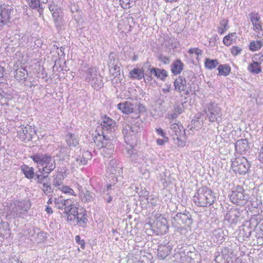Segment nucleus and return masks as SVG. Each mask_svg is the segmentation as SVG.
Listing matches in <instances>:
<instances>
[{
	"instance_id": "obj_16",
	"label": "nucleus",
	"mask_w": 263,
	"mask_h": 263,
	"mask_svg": "<svg viewBox=\"0 0 263 263\" xmlns=\"http://www.w3.org/2000/svg\"><path fill=\"white\" fill-rule=\"evenodd\" d=\"M227 234L228 232L224 231L222 229H215L213 231L211 239L214 242L220 244L224 241Z\"/></svg>"
},
{
	"instance_id": "obj_18",
	"label": "nucleus",
	"mask_w": 263,
	"mask_h": 263,
	"mask_svg": "<svg viewBox=\"0 0 263 263\" xmlns=\"http://www.w3.org/2000/svg\"><path fill=\"white\" fill-rule=\"evenodd\" d=\"M235 150L238 153L243 154L249 149V143L247 139H240L235 143Z\"/></svg>"
},
{
	"instance_id": "obj_43",
	"label": "nucleus",
	"mask_w": 263,
	"mask_h": 263,
	"mask_svg": "<svg viewBox=\"0 0 263 263\" xmlns=\"http://www.w3.org/2000/svg\"><path fill=\"white\" fill-rule=\"evenodd\" d=\"M236 38L237 35L236 32L231 33L224 37L223 42L226 46H229L232 44V42Z\"/></svg>"
},
{
	"instance_id": "obj_5",
	"label": "nucleus",
	"mask_w": 263,
	"mask_h": 263,
	"mask_svg": "<svg viewBox=\"0 0 263 263\" xmlns=\"http://www.w3.org/2000/svg\"><path fill=\"white\" fill-rule=\"evenodd\" d=\"M31 206L30 201L28 200H16L10 204L8 208L9 215L14 218L24 217Z\"/></svg>"
},
{
	"instance_id": "obj_46",
	"label": "nucleus",
	"mask_w": 263,
	"mask_h": 263,
	"mask_svg": "<svg viewBox=\"0 0 263 263\" xmlns=\"http://www.w3.org/2000/svg\"><path fill=\"white\" fill-rule=\"evenodd\" d=\"M120 66L121 63H119V64L115 65L114 67L109 68L110 73L115 78L120 74Z\"/></svg>"
},
{
	"instance_id": "obj_36",
	"label": "nucleus",
	"mask_w": 263,
	"mask_h": 263,
	"mask_svg": "<svg viewBox=\"0 0 263 263\" xmlns=\"http://www.w3.org/2000/svg\"><path fill=\"white\" fill-rule=\"evenodd\" d=\"M66 142L69 147H75L78 144V140L74 135L69 133L66 136Z\"/></svg>"
},
{
	"instance_id": "obj_63",
	"label": "nucleus",
	"mask_w": 263,
	"mask_h": 263,
	"mask_svg": "<svg viewBox=\"0 0 263 263\" xmlns=\"http://www.w3.org/2000/svg\"><path fill=\"white\" fill-rule=\"evenodd\" d=\"M179 115L176 113L174 111L172 113H168L167 115V118L171 121H174V120L178 117Z\"/></svg>"
},
{
	"instance_id": "obj_20",
	"label": "nucleus",
	"mask_w": 263,
	"mask_h": 263,
	"mask_svg": "<svg viewBox=\"0 0 263 263\" xmlns=\"http://www.w3.org/2000/svg\"><path fill=\"white\" fill-rule=\"evenodd\" d=\"M176 219L177 220H180L181 222L183 224L190 226L192 224L193 220L192 219L191 215L189 212H186L184 213H178L176 215Z\"/></svg>"
},
{
	"instance_id": "obj_17",
	"label": "nucleus",
	"mask_w": 263,
	"mask_h": 263,
	"mask_svg": "<svg viewBox=\"0 0 263 263\" xmlns=\"http://www.w3.org/2000/svg\"><path fill=\"white\" fill-rule=\"evenodd\" d=\"M102 126V128L103 130L102 131V134L103 135V132L105 134V130H112L115 129L116 123L114 121H113L111 118L109 117L105 116L103 120L101 122V124Z\"/></svg>"
},
{
	"instance_id": "obj_13",
	"label": "nucleus",
	"mask_w": 263,
	"mask_h": 263,
	"mask_svg": "<svg viewBox=\"0 0 263 263\" xmlns=\"http://www.w3.org/2000/svg\"><path fill=\"white\" fill-rule=\"evenodd\" d=\"M18 138L25 142L30 141L33 136L35 134V130L34 127L30 125H22L17 129Z\"/></svg>"
},
{
	"instance_id": "obj_33",
	"label": "nucleus",
	"mask_w": 263,
	"mask_h": 263,
	"mask_svg": "<svg viewBox=\"0 0 263 263\" xmlns=\"http://www.w3.org/2000/svg\"><path fill=\"white\" fill-rule=\"evenodd\" d=\"M22 171L26 178L29 179H34L35 173H34V168L32 167L25 165L22 167Z\"/></svg>"
},
{
	"instance_id": "obj_50",
	"label": "nucleus",
	"mask_w": 263,
	"mask_h": 263,
	"mask_svg": "<svg viewBox=\"0 0 263 263\" xmlns=\"http://www.w3.org/2000/svg\"><path fill=\"white\" fill-rule=\"evenodd\" d=\"M130 3V0H120V4L124 9H128L132 7L133 5Z\"/></svg>"
},
{
	"instance_id": "obj_35",
	"label": "nucleus",
	"mask_w": 263,
	"mask_h": 263,
	"mask_svg": "<svg viewBox=\"0 0 263 263\" xmlns=\"http://www.w3.org/2000/svg\"><path fill=\"white\" fill-rule=\"evenodd\" d=\"M248 69L250 72L255 74H258L261 71L260 64L254 61L248 66Z\"/></svg>"
},
{
	"instance_id": "obj_4",
	"label": "nucleus",
	"mask_w": 263,
	"mask_h": 263,
	"mask_svg": "<svg viewBox=\"0 0 263 263\" xmlns=\"http://www.w3.org/2000/svg\"><path fill=\"white\" fill-rule=\"evenodd\" d=\"M193 77L194 73L192 71H185L181 76L175 80L174 85L175 89L179 92L183 91L184 94L188 95L191 90V82Z\"/></svg>"
},
{
	"instance_id": "obj_44",
	"label": "nucleus",
	"mask_w": 263,
	"mask_h": 263,
	"mask_svg": "<svg viewBox=\"0 0 263 263\" xmlns=\"http://www.w3.org/2000/svg\"><path fill=\"white\" fill-rule=\"evenodd\" d=\"M228 20L222 19L220 22V24L218 27V31L220 34H223L228 29Z\"/></svg>"
},
{
	"instance_id": "obj_55",
	"label": "nucleus",
	"mask_w": 263,
	"mask_h": 263,
	"mask_svg": "<svg viewBox=\"0 0 263 263\" xmlns=\"http://www.w3.org/2000/svg\"><path fill=\"white\" fill-rule=\"evenodd\" d=\"M172 223L174 227L177 229L180 228L183 225L182 223L181 222L180 220H177V219H176V216L172 218Z\"/></svg>"
},
{
	"instance_id": "obj_8",
	"label": "nucleus",
	"mask_w": 263,
	"mask_h": 263,
	"mask_svg": "<svg viewBox=\"0 0 263 263\" xmlns=\"http://www.w3.org/2000/svg\"><path fill=\"white\" fill-rule=\"evenodd\" d=\"M86 81L96 90L101 88L103 85V78L100 74H97L96 68H90L86 71Z\"/></svg>"
},
{
	"instance_id": "obj_64",
	"label": "nucleus",
	"mask_w": 263,
	"mask_h": 263,
	"mask_svg": "<svg viewBox=\"0 0 263 263\" xmlns=\"http://www.w3.org/2000/svg\"><path fill=\"white\" fill-rule=\"evenodd\" d=\"M168 138L167 137L163 138V139H158L156 142L158 145H163L165 142H168Z\"/></svg>"
},
{
	"instance_id": "obj_23",
	"label": "nucleus",
	"mask_w": 263,
	"mask_h": 263,
	"mask_svg": "<svg viewBox=\"0 0 263 263\" xmlns=\"http://www.w3.org/2000/svg\"><path fill=\"white\" fill-rule=\"evenodd\" d=\"M145 66H144L142 69L134 68L129 72V77L132 79L141 80L144 79V71Z\"/></svg>"
},
{
	"instance_id": "obj_7",
	"label": "nucleus",
	"mask_w": 263,
	"mask_h": 263,
	"mask_svg": "<svg viewBox=\"0 0 263 263\" xmlns=\"http://www.w3.org/2000/svg\"><path fill=\"white\" fill-rule=\"evenodd\" d=\"M204 111L210 122H216L218 124L221 122L222 112L217 104L212 103L206 104Z\"/></svg>"
},
{
	"instance_id": "obj_21",
	"label": "nucleus",
	"mask_w": 263,
	"mask_h": 263,
	"mask_svg": "<svg viewBox=\"0 0 263 263\" xmlns=\"http://www.w3.org/2000/svg\"><path fill=\"white\" fill-rule=\"evenodd\" d=\"M172 249V248L170 245H159L157 253L158 258L161 259H165L170 254Z\"/></svg>"
},
{
	"instance_id": "obj_25",
	"label": "nucleus",
	"mask_w": 263,
	"mask_h": 263,
	"mask_svg": "<svg viewBox=\"0 0 263 263\" xmlns=\"http://www.w3.org/2000/svg\"><path fill=\"white\" fill-rule=\"evenodd\" d=\"M107 170H109L110 173L114 175L115 176H112L116 178V176L118 174L119 175L121 168L120 166H118L117 165V160L115 159H112L109 161V164L107 166ZM117 181V179L115 180Z\"/></svg>"
},
{
	"instance_id": "obj_30",
	"label": "nucleus",
	"mask_w": 263,
	"mask_h": 263,
	"mask_svg": "<svg viewBox=\"0 0 263 263\" xmlns=\"http://www.w3.org/2000/svg\"><path fill=\"white\" fill-rule=\"evenodd\" d=\"M118 108L125 114H129L133 111V105L129 102L120 103L118 104Z\"/></svg>"
},
{
	"instance_id": "obj_58",
	"label": "nucleus",
	"mask_w": 263,
	"mask_h": 263,
	"mask_svg": "<svg viewBox=\"0 0 263 263\" xmlns=\"http://www.w3.org/2000/svg\"><path fill=\"white\" fill-rule=\"evenodd\" d=\"M158 60L162 63L167 64L170 63V58L162 54H160L158 57Z\"/></svg>"
},
{
	"instance_id": "obj_45",
	"label": "nucleus",
	"mask_w": 263,
	"mask_h": 263,
	"mask_svg": "<svg viewBox=\"0 0 263 263\" xmlns=\"http://www.w3.org/2000/svg\"><path fill=\"white\" fill-rule=\"evenodd\" d=\"M87 163V161L81 156H79V157L77 158L75 161L73 162L72 165L73 167H81Z\"/></svg>"
},
{
	"instance_id": "obj_54",
	"label": "nucleus",
	"mask_w": 263,
	"mask_h": 263,
	"mask_svg": "<svg viewBox=\"0 0 263 263\" xmlns=\"http://www.w3.org/2000/svg\"><path fill=\"white\" fill-rule=\"evenodd\" d=\"M46 234L44 232H38L36 237V241L38 242H43L46 240Z\"/></svg>"
},
{
	"instance_id": "obj_10",
	"label": "nucleus",
	"mask_w": 263,
	"mask_h": 263,
	"mask_svg": "<svg viewBox=\"0 0 263 263\" xmlns=\"http://www.w3.org/2000/svg\"><path fill=\"white\" fill-rule=\"evenodd\" d=\"M233 256V250L229 247H224L218 250L215 261L217 263H229Z\"/></svg>"
},
{
	"instance_id": "obj_6",
	"label": "nucleus",
	"mask_w": 263,
	"mask_h": 263,
	"mask_svg": "<svg viewBox=\"0 0 263 263\" xmlns=\"http://www.w3.org/2000/svg\"><path fill=\"white\" fill-rule=\"evenodd\" d=\"M249 198V195L240 185L237 186L235 190L233 191L230 195V199L231 201L239 205L245 204Z\"/></svg>"
},
{
	"instance_id": "obj_29",
	"label": "nucleus",
	"mask_w": 263,
	"mask_h": 263,
	"mask_svg": "<svg viewBox=\"0 0 263 263\" xmlns=\"http://www.w3.org/2000/svg\"><path fill=\"white\" fill-rule=\"evenodd\" d=\"M118 191V187L115 185V183L114 182V184H107L106 189H104L103 191V194L106 196H115L117 194Z\"/></svg>"
},
{
	"instance_id": "obj_51",
	"label": "nucleus",
	"mask_w": 263,
	"mask_h": 263,
	"mask_svg": "<svg viewBox=\"0 0 263 263\" xmlns=\"http://www.w3.org/2000/svg\"><path fill=\"white\" fill-rule=\"evenodd\" d=\"M148 65H149L148 64H145L144 66H146V68H145V71H144V80L146 81L145 78L148 80L151 81L153 79L152 75L153 74V73L150 72V70H148Z\"/></svg>"
},
{
	"instance_id": "obj_61",
	"label": "nucleus",
	"mask_w": 263,
	"mask_h": 263,
	"mask_svg": "<svg viewBox=\"0 0 263 263\" xmlns=\"http://www.w3.org/2000/svg\"><path fill=\"white\" fill-rule=\"evenodd\" d=\"M81 156L83 159H85L86 161H88V160L91 159L92 155L90 152L86 151L83 152Z\"/></svg>"
},
{
	"instance_id": "obj_53",
	"label": "nucleus",
	"mask_w": 263,
	"mask_h": 263,
	"mask_svg": "<svg viewBox=\"0 0 263 263\" xmlns=\"http://www.w3.org/2000/svg\"><path fill=\"white\" fill-rule=\"evenodd\" d=\"M134 263H152L149 257L145 255L140 256L139 260L135 261Z\"/></svg>"
},
{
	"instance_id": "obj_27",
	"label": "nucleus",
	"mask_w": 263,
	"mask_h": 263,
	"mask_svg": "<svg viewBox=\"0 0 263 263\" xmlns=\"http://www.w3.org/2000/svg\"><path fill=\"white\" fill-rule=\"evenodd\" d=\"M166 223V219L163 217L159 218L155 221L156 226L161 233H165L168 231V228Z\"/></svg>"
},
{
	"instance_id": "obj_42",
	"label": "nucleus",
	"mask_w": 263,
	"mask_h": 263,
	"mask_svg": "<svg viewBox=\"0 0 263 263\" xmlns=\"http://www.w3.org/2000/svg\"><path fill=\"white\" fill-rule=\"evenodd\" d=\"M218 64V61L217 60H211L209 58L206 59L204 62L205 68L211 70L215 68Z\"/></svg>"
},
{
	"instance_id": "obj_48",
	"label": "nucleus",
	"mask_w": 263,
	"mask_h": 263,
	"mask_svg": "<svg viewBox=\"0 0 263 263\" xmlns=\"http://www.w3.org/2000/svg\"><path fill=\"white\" fill-rule=\"evenodd\" d=\"M115 54L114 53H110L108 56V67H114L115 65L119 64V61L118 59L115 58Z\"/></svg>"
},
{
	"instance_id": "obj_26",
	"label": "nucleus",
	"mask_w": 263,
	"mask_h": 263,
	"mask_svg": "<svg viewBox=\"0 0 263 263\" xmlns=\"http://www.w3.org/2000/svg\"><path fill=\"white\" fill-rule=\"evenodd\" d=\"M251 22L253 26L254 30L256 31L262 30L261 24L259 23L260 17L257 13L252 12L249 14Z\"/></svg>"
},
{
	"instance_id": "obj_11",
	"label": "nucleus",
	"mask_w": 263,
	"mask_h": 263,
	"mask_svg": "<svg viewBox=\"0 0 263 263\" xmlns=\"http://www.w3.org/2000/svg\"><path fill=\"white\" fill-rule=\"evenodd\" d=\"M12 7L8 5L0 3V29L10 22Z\"/></svg>"
},
{
	"instance_id": "obj_47",
	"label": "nucleus",
	"mask_w": 263,
	"mask_h": 263,
	"mask_svg": "<svg viewBox=\"0 0 263 263\" xmlns=\"http://www.w3.org/2000/svg\"><path fill=\"white\" fill-rule=\"evenodd\" d=\"M262 43L261 41H253L250 43V49L251 51H256L261 48L262 46Z\"/></svg>"
},
{
	"instance_id": "obj_12",
	"label": "nucleus",
	"mask_w": 263,
	"mask_h": 263,
	"mask_svg": "<svg viewBox=\"0 0 263 263\" xmlns=\"http://www.w3.org/2000/svg\"><path fill=\"white\" fill-rule=\"evenodd\" d=\"M139 128L135 125H126L123 129L125 141L127 144L133 145L136 141V135L138 133Z\"/></svg>"
},
{
	"instance_id": "obj_37",
	"label": "nucleus",
	"mask_w": 263,
	"mask_h": 263,
	"mask_svg": "<svg viewBox=\"0 0 263 263\" xmlns=\"http://www.w3.org/2000/svg\"><path fill=\"white\" fill-rule=\"evenodd\" d=\"M80 196L82 201L85 202H91L95 198V194L87 190L81 194Z\"/></svg>"
},
{
	"instance_id": "obj_62",
	"label": "nucleus",
	"mask_w": 263,
	"mask_h": 263,
	"mask_svg": "<svg viewBox=\"0 0 263 263\" xmlns=\"http://www.w3.org/2000/svg\"><path fill=\"white\" fill-rule=\"evenodd\" d=\"M189 53L193 54L195 53L196 55H199L202 54V50L199 48H190L189 50Z\"/></svg>"
},
{
	"instance_id": "obj_2",
	"label": "nucleus",
	"mask_w": 263,
	"mask_h": 263,
	"mask_svg": "<svg viewBox=\"0 0 263 263\" xmlns=\"http://www.w3.org/2000/svg\"><path fill=\"white\" fill-rule=\"evenodd\" d=\"M30 158L34 163L41 165L42 168L40 169L46 173L50 174L55 168V159L50 155L36 153L31 155Z\"/></svg>"
},
{
	"instance_id": "obj_60",
	"label": "nucleus",
	"mask_w": 263,
	"mask_h": 263,
	"mask_svg": "<svg viewBox=\"0 0 263 263\" xmlns=\"http://www.w3.org/2000/svg\"><path fill=\"white\" fill-rule=\"evenodd\" d=\"M65 217H67V220L68 222H71L72 223L77 222V215H69V214H64Z\"/></svg>"
},
{
	"instance_id": "obj_31",
	"label": "nucleus",
	"mask_w": 263,
	"mask_h": 263,
	"mask_svg": "<svg viewBox=\"0 0 263 263\" xmlns=\"http://www.w3.org/2000/svg\"><path fill=\"white\" fill-rule=\"evenodd\" d=\"M70 199H55L54 203L55 206L59 209L64 210L67 208V206H69L71 205Z\"/></svg>"
},
{
	"instance_id": "obj_15",
	"label": "nucleus",
	"mask_w": 263,
	"mask_h": 263,
	"mask_svg": "<svg viewBox=\"0 0 263 263\" xmlns=\"http://www.w3.org/2000/svg\"><path fill=\"white\" fill-rule=\"evenodd\" d=\"M170 129L171 130V134L174 139L177 140H180V137L185 134L184 129L183 127L181 124L176 123L174 121H170Z\"/></svg>"
},
{
	"instance_id": "obj_9",
	"label": "nucleus",
	"mask_w": 263,
	"mask_h": 263,
	"mask_svg": "<svg viewBox=\"0 0 263 263\" xmlns=\"http://www.w3.org/2000/svg\"><path fill=\"white\" fill-rule=\"evenodd\" d=\"M231 166L236 173H238L239 174H245L247 173L250 165L246 158L238 157L235 158L232 162Z\"/></svg>"
},
{
	"instance_id": "obj_57",
	"label": "nucleus",
	"mask_w": 263,
	"mask_h": 263,
	"mask_svg": "<svg viewBox=\"0 0 263 263\" xmlns=\"http://www.w3.org/2000/svg\"><path fill=\"white\" fill-rule=\"evenodd\" d=\"M242 51V48L238 46H233L231 48V52L234 55H237L240 54Z\"/></svg>"
},
{
	"instance_id": "obj_22",
	"label": "nucleus",
	"mask_w": 263,
	"mask_h": 263,
	"mask_svg": "<svg viewBox=\"0 0 263 263\" xmlns=\"http://www.w3.org/2000/svg\"><path fill=\"white\" fill-rule=\"evenodd\" d=\"M148 70H150L151 73H153V75L161 80L164 81L167 76V73L164 69H160L154 68L151 65H148Z\"/></svg>"
},
{
	"instance_id": "obj_39",
	"label": "nucleus",
	"mask_w": 263,
	"mask_h": 263,
	"mask_svg": "<svg viewBox=\"0 0 263 263\" xmlns=\"http://www.w3.org/2000/svg\"><path fill=\"white\" fill-rule=\"evenodd\" d=\"M11 99V96L0 88V103L2 104H8V101Z\"/></svg>"
},
{
	"instance_id": "obj_3",
	"label": "nucleus",
	"mask_w": 263,
	"mask_h": 263,
	"mask_svg": "<svg viewBox=\"0 0 263 263\" xmlns=\"http://www.w3.org/2000/svg\"><path fill=\"white\" fill-rule=\"evenodd\" d=\"M96 146L101 149V153L104 158H109L114 154V146L111 140L103 132V135L99 134L94 138Z\"/></svg>"
},
{
	"instance_id": "obj_41",
	"label": "nucleus",
	"mask_w": 263,
	"mask_h": 263,
	"mask_svg": "<svg viewBox=\"0 0 263 263\" xmlns=\"http://www.w3.org/2000/svg\"><path fill=\"white\" fill-rule=\"evenodd\" d=\"M25 1L27 2L29 6L33 9L39 8V9L42 10L44 8L41 4V3H43L42 2V0H25Z\"/></svg>"
},
{
	"instance_id": "obj_38",
	"label": "nucleus",
	"mask_w": 263,
	"mask_h": 263,
	"mask_svg": "<svg viewBox=\"0 0 263 263\" xmlns=\"http://www.w3.org/2000/svg\"><path fill=\"white\" fill-rule=\"evenodd\" d=\"M218 70L219 75L227 76L231 72V67L227 64L220 65L218 67Z\"/></svg>"
},
{
	"instance_id": "obj_59",
	"label": "nucleus",
	"mask_w": 263,
	"mask_h": 263,
	"mask_svg": "<svg viewBox=\"0 0 263 263\" xmlns=\"http://www.w3.org/2000/svg\"><path fill=\"white\" fill-rule=\"evenodd\" d=\"M75 240L77 243L80 245L82 249L85 248V241L83 239H81V237L79 235H77L75 237Z\"/></svg>"
},
{
	"instance_id": "obj_24",
	"label": "nucleus",
	"mask_w": 263,
	"mask_h": 263,
	"mask_svg": "<svg viewBox=\"0 0 263 263\" xmlns=\"http://www.w3.org/2000/svg\"><path fill=\"white\" fill-rule=\"evenodd\" d=\"M10 231L8 222L1 220L0 222V240L9 236Z\"/></svg>"
},
{
	"instance_id": "obj_1",
	"label": "nucleus",
	"mask_w": 263,
	"mask_h": 263,
	"mask_svg": "<svg viewBox=\"0 0 263 263\" xmlns=\"http://www.w3.org/2000/svg\"><path fill=\"white\" fill-rule=\"evenodd\" d=\"M216 201L215 193L206 186L198 189L193 196V201L198 206L205 208L210 206Z\"/></svg>"
},
{
	"instance_id": "obj_49",
	"label": "nucleus",
	"mask_w": 263,
	"mask_h": 263,
	"mask_svg": "<svg viewBox=\"0 0 263 263\" xmlns=\"http://www.w3.org/2000/svg\"><path fill=\"white\" fill-rule=\"evenodd\" d=\"M253 61L261 64L263 62V53L255 54L252 58Z\"/></svg>"
},
{
	"instance_id": "obj_56",
	"label": "nucleus",
	"mask_w": 263,
	"mask_h": 263,
	"mask_svg": "<svg viewBox=\"0 0 263 263\" xmlns=\"http://www.w3.org/2000/svg\"><path fill=\"white\" fill-rule=\"evenodd\" d=\"M178 115H180L183 111V106L182 104H176L174 107V110Z\"/></svg>"
},
{
	"instance_id": "obj_40",
	"label": "nucleus",
	"mask_w": 263,
	"mask_h": 263,
	"mask_svg": "<svg viewBox=\"0 0 263 263\" xmlns=\"http://www.w3.org/2000/svg\"><path fill=\"white\" fill-rule=\"evenodd\" d=\"M79 210H78V208L75 206L73 202L71 200L70 206H67V208L65 209V211H63V214L77 215L79 213Z\"/></svg>"
},
{
	"instance_id": "obj_14",
	"label": "nucleus",
	"mask_w": 263,
	"mask_h": 263,
	"mask_svg": "<svg viewBox=\"0 0 263 263\" xmlns=\"http://www.w3.org/2000/svg\"><path fill=\"white\" fill-rule=\"evenodd\" d=\"M241 212L235 208L228 211L224 217V220L230 224H236L240 220Z\"/></svg>"
},
{
	"instance_id": "obj_19",
	"label": "nucleus",
	"mask_w": 263,
	"mask_h": 263,
	"mask_svg": "<svg viewBox=\"0 0 263 263\" xmlns=\"http://www.w3.org/2000/svg\"><path fill=\"white\" fill-rule=\"evenodd\" d=\"M77 223L82 228L86 227L88 220L86 211L83 209H79V213L77 215Z\"/></svg>"
},
{
	"instance_id": "obj_32",
	"label": "nucleus",
	"mask_w": 263,
	"mask_h": 263,
	"mask_svg": "<svg viewBox=\"0 0 263 263\" xmlns=\"http://www.w3.org/2000/svg\"><path fill=\"white\" fill-rule=\"evenodd\" d=\"M49 173L44 172L41 169L35 173V175L34 178L37 183L42 184L46 181Z\"/></svg>"
},
{
	"instance_id": "obj_52",
	"label": "nucleus",
	"mask_w": 263,
	"mask_h": 263,
	"mask_svg": "<svg viewBox=\"0 0 263 263\" xmlns=\"http://www.w3.org/2000/svg\"><path fill=\"white\" fill-rule=\"evenodd\" d=\"M61 191L65 194H67L70 195L76 196L75 192L71 188L68 186H63L61 189Z\"/></svg>"
},
{
	"instance_id": "obj_28",
	"label": "nucleus",
	"mask_w": 263,
	"mask_h": 263,
	"mask_svg": "<svg viewBox=\"0 0 263 263\" xmlns=\"http://www.w3.org/2000/svg\"><path fill=\"white\" fill-rule=\"evenodd\" d=\"M183 66L184 64L180 60L175 61L171 66L172 73L175 75L180 74L183 69Z\"/></svg>"
},
{
	"instance_id": "obj_34",
	"label": "nucleus",
	"mask_w": 263,
	"mask_h": 263,
	"mask_svg": "<svg viewBox=\"0 0 263 263\" xmlns=\"http://www.w3.org/2000/svg\"><path fill=\"white\" fill-rule=\"evenodd\" d=\"M27 75V70L24 68L21 67L16 70L14 78L16 80L21 81L25 80Z\"/></svg>"
}]
</instances>
